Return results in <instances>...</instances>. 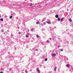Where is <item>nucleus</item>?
Here are the masks:
<instances>
[{"label": "nucleus", "instance_id": "12", "mask_svg": "<svg viewBox=\"0 0 73 73\" xmlns=\"http://www.w3.org/2000/svg\"><path fill=\"white\" fill-rule=\"evenodd\" d=\"M36 24H40V23H39V22H37L36 23Z\"/></svg>", "mask_w": 73, "mask_h": 73}, {"label": "nucleus", "instance_id": "3", "mask_svg": "<svg viewBox=\"0 0 73 73\" xmlns=\"http://www.w3.org/2000/svg\"><path fill=\"white\" fill-rule=\"evenodd\" d=\"M46 23H47V24H51V22H46Z\"/></svg>", "mask_w": 73, "mask_h": 73}, {"label": "nucleus", "instance_id": "4", "mask_svg": "<svg viewBox=\"0 0 73 73\" xmlns=\"http://www.w3.org/2000/svg\"><path fill=\"white\" fill-rule=\"evenodd\" d=\"M56 69H57V67H55L54 68V71H56Z\"/></svg>", "mask_w": 73, "mask_h": 73}, {"label": "nucleus", "instance_id": "22", "mask_svg": "<svg viewBox=\"0 0 73 73\" xmlns=\"http://www.w3.org/2000/svg\"><path fill=\"white\" fill-rule=\"evenodd\" d=\"M31 6H32V4H31L30 5Z\"/></svg>", "mask_w": 73, "mask_h": 73}, {"label": "nucleus", "instance_id": "19", "mask_svg": "<svg viewBox=\"0 0 73 73\" xmlns=\"http://www.w3.org/2000/svg\"><path fill=\"white\" fill-rule=\"evenodd\" d=\"M49 39H50V40H52V39L51 38H50Z\"/></svg>", "mask_w": 73, "mask_h": 73}, {"label": "nucleus", "instance_id": "15", "mask_svg": "<svg viewBox=\"0 0 73 73\" xmlns=\"http://www.w3.org/2000/svg\"><path fill=\"white\" fill-rule=\"evenodd\" d=\"M47 60H48V59H47V58H46L45 59V61H47Z\"/></svg>", "mask_w": 73, "mask_h": 73}, {"label": "nucleus", "instance_id": "5", "mask_svg": "<svg viewBox=\"0 0 73 73\" xmlns=\"http://www.w3.org/2000/svg\"><path fill=\"white\" fill-rule=\"evenodd\" d=\"M69 21H70V22H72V20L71 19H69Z\"/></svg>", "mask_w": 73, "mask_h": 73}, {"label": "nucleus", "instance_id": "10", "mask_svg": "<svg viewBox=\"0 0 73 73\" xmlns=\"http://www.w3.org/2000/svg\"><path fill=\"white\" fill-rule=\"evenodd\" d=\"M58 21H60V18H58Z\"/></svg>", "mask_w": 73, "mask_h": 73}, {"label": "nucleus", "instance_id": "18", "mask_svg": "<svg viewBox=\"0 0 73 73\" xmlns=\"http://www.w3.org/2000/svg\"><path fill=\"white\" fill-rule=\"evenodd\" d=\"M25 72H26V73H28V71H26Z\"/></svg>", "mask_w": 73, "mask_h": 73}, {"label": "nucleus", "instance_id": "23", "mask_svg": "<svg viewBox=\"0 0 73 73\" xmlns=\"http://www.w3.org/2000/svg\"><path fill=\"white\" fill-rule=\"evenodd\" d=\"M58 47L59 48H60V46H58Z\"/></svg>", "mask_w": 73, "mask_h": 73}, {"label": "nucleus", "instance_id": "20", "mask_svg": "<svg viewBox=\"0 0 73 73\" xmlns=\"http://www.w3.org/2000/svg\"><path fill=\"white\" fill-rule=\"evenodd\" d=\"M1 32H4V31H1Z\"/></svg>", "mask_w": 73, "mask_h": 73}, {"label": "nucleus", "instance_id": "7", "mask_svg": "<svg viewBox=\"0 0 73 73\" xmlns=\"http://www.w3.org/2000/svg\"><path fill=\"white\" fill-rule=\"evenodd\" d=\"M55 17H56V18H58V15H55Z\"/></svg>", "mask_w": 73, "mask_h": 73}, {"label": "nucleus", "instance_id": "17", "mask_svg": "<svg viewBox=\"0 0 73 73\" xmlns=\"http://www.w3.org/2000/svg\"><path fill=\"white\" fill-rule=\"evenodd\" d=\"M60 50L62 52V51H63V50H62V49H60Z\"/></svg>", "mask_w": 73, "mask_h": 73}, {"label": "nucleus", "instance_id": "16", "mask_svg": "<svg viewBox=\"0 0 73 73\" xmlns=\"http://www.w3.org/2000/svg\"><path fill=\"white\" fill-rule=\"evenodd\" d=\"M26 37H27V38H28V37H29V36H28V35H26Z\"/></svg>", "mask_w": 73, "mask_h": 73}, {"label": "nucleus", "instance_id": "6", "mask_svg": "<svg viewBox=\"0 0 73 73\" xmlns=\"http://www.w3.org/2000/svg\"><path fill=\"white\" fill-rule=\"evenodd\" d=\"M56 56V54H53L52 55V56H53V57H54Z\"/></svg>", "mask_w": 73, "mask_h": 73}, {"label": "nucleus", "instance_id": "11", "mask_svg": "<svg viewBox=\"0 0 73 73\" xmlns=\"http://www.w3.org/2000/svg\"><path fill=\"white\" fill-rule=\"evenodd\" d=\"M36 37H37V38H39V36H38V35H36Z\"/></svg>", "mask_w": 73, "mask_h": 73}, {"label": "nucleus", "instance_id": "13", "mask_svg": "<svg viewBox=\"0 0 73 73\" xmlns=\"http://www.w3.org/2000/svg\"><path fill=\"white\" fill-rule=\"evenodd\" d=\"M0 20L1 21H3L4 20H3V19H1Z\"/></svg>", "mask_w": 73, "mask_h": 73}, {"label": "nucleus", "instance_id": "8", "mask_svg": "<svg viewBox=\"0 0 73 73\" xmlns=\"http://www.w3.org/2000/svg\"><path fill=\"white\" fill-rule=\"evenodd\" d=\"M13 17V16H10L9 19H12Z\"/></svg>", "mask_w": 73, "mask_h": 73}, {"label": "nucleus", "instance_id": "21", "mask_svg": "<svg viewBox=\"0 0 73 73\" xmlns=\"http://www.w3.org/2000/svg\"><path fill=\"white\" fill-rule=\"evenodd\" d=\"M1 73H3V72H1Z\"/></svg>", "mask_w": 73, "mask_h": 73}, {"label": "nucleus", "instance_id": "2", "mask_svg": "<svg viewBox=\"0 0 73 73\" xmlns=\"http://www.w3.org/2000/svg\"><path fill=\"white\" fill-rule=\"evenodd\" d=\"M66 65L67 68H69V67H70V64H67Z\"/></svg>", "mask_w": 73, "mask_h": 73}, {"label": "nucleus", "instance_id": "14", "mask_svg": "<svg viewBox=\"0 0 73 73\" xmlns=\"http://www.w3.org/2000/svg\"><path fill=\"white\" fill-rule=\"evenodd\" d=\"M49 42V40H47L46 41V42Z\"/></svg>", "mask_w": 73, "mask_h": 73}, {"label": "nucleus", "instance_id": "24", "mask_svg": "<svg viewBox=\"0 0 73 73\" xmlns=\"http://www.w3.org/2000/svg\"><path fill=\"white\" fill-rule=\"evenodd\" d=\"M31 30H32V29H31Z\"/></svg>", "mask_w": 73, "mask_h": 73}, {"label": "nucleus", "instance_id": "1", "mask_svg": "<svg viewBox=\"0 0 73 73\" xmlns=\"http://www.w3.org/2000/svg\"><path fill=\"white\" fill-rule=\"evenodd\" d=\"M36 70L37 71L38 73H40V70L38 68H36Z\"/></svg>", "mask_w": 73, "mask_h": 73}, {"label": "nucleus", "instance_id": "9", "mask_svg": "<svg viewBox=\"0 0 73 73\" xmlns=\"http://www.w3.org/2000/svg\"><path fill=\"white\" fill-rule=\"evenodd\" d=\"M63 20H64V18H62L60 20L62 22L63 21Z\"/></svg>", "mask_w": 73, "mask_h": 73}]
</instances>
